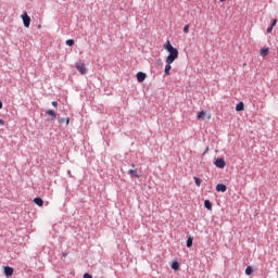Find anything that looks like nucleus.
Masks as SVG:
<instances>
[{
	"label": "nucleus",
	"mask_w": 278,
	"mask_h": 278,
	"mask_svg": "<svg viewBox=\"0 0 278 278\" xmlns=\"http://www.w3.org/2000/svg\"><path fill=\"white\" fill-rule=\"evenodd\" d=\"M52 106L58 108V101H52Z\"/></svg>",
	"instance_id": "obj_26"
},
{
	"label": "nucleus",
	"mask_w": 278,
	"mask_h": 278,
	"mask_svg": "<svg viewBox=\"0 0 278 278\" xmlns=\"http://www.w3.org/2000/svg\"><path fill=\"white\" fill-rule=\"evenodd\" d=\"M182 31L184 34H188V31H190V25L189 24L185 25L182 28Z\"/></svg>",
	"instance_id": "obj_21"
},
{
	"label": "nucleus",
	"mask_w": 278,
	"mask_h": 278,
	"mask_svg": "<svg viewBox=\"0 0 278 278\" xmlns=\"http://www.w3.org/2000/svg\"><path fill=\"white\" fill-rule=\"evenodd\" d=\"M198 121H205V112H199L197 115Z\"/></svg>",
	"instance_id": "obj_14"
},
{
	"label": "nucleus",
	"mask_w": 278,
	"mask_h": 278,
	"mask_svg": "<svg viewBox=\"0 0 278 278\" xmlns=\"http://www.w3.org/2000/svg\"><path fill=\"white\" fill-rule=\"evenodd\" d=\"M273 33V26L270 25V27L267 28V34H271Z\"/></svg>",
	"instance_id": "obj_23"
},
{
	"label": "nucleus",
	"mask_w": 278,
	"mask_h": 278,
	"mask_svg": "<svg viewBox=\"0 0 278 278\" xmlns=\"http://www.w3.org/2000/svg\"><path fill=\"white\" fill-rule=\"evenodd\" d=\"M33 201H34V203H35L36 205H38L39 207H42V205H45V201L41 200V198H35Z\"/></svg>",
	"instance_id": "obj_11"
},
{
	"label": "nucleus",
	"mask_w": 278,
	"mask_h": 278,
	"mask_svg": "<svg viewBox=\"0 0 278 278\" xmlns=\"http://www.w3.org/2000/svg\"><path fill=\"white\" fill-rule=\"evenodd\" d=\"M3 270H4L5 277H12V275H14V268L10 266H4Z\"/></svg>",
	"instance_id": "obj_6"
},
{
	"label": "nucleus",
	"mask_w": 278,
	"mask_h": 278,
	"mask_svg": "<svg viewBox=\"0 0 278 278\" xmlns=\"http://www.w3.org/2000/svg\"><path fill=\"white\" fill-rule=\"evenodd\" d=\"M3 109V102H0V110Z\"/></svg>",
	"instance_id": "obj_28"
},
{
	"label": "nucleus",
	"mask_w": 278,
	"mask_h": 278,
	"mask_svg": "<svg viewBox=\"0 0 278 278\" xmlns=\"http://www.w3.org/2000/svg\"><path fill=\"white\" fill-rule=\"evenodd\" d=\"M253 274V268L251 266H248L245 268V275H252Z\"/></svg>",
	"instance_id": "obj_20"
},
{
	"label": "nucleus",
	"mask_w": 278,
	"mask_h": 278,
	"mask_svg": "<svg viewBox=\"0 0 278 278\" xmlns=\"http://www.w3.org/2000/svg\"><path fill=\"white\" fill-rule=\"evenodd\" d=\"M128 175L131 177H135L136 179H139L140 177V172H138V168L136 169H129L128 170Z\"/></svg>",
	"instance_id": "obj_8"
},
{
	"label": "nucleus",
	"mask_w": 278,
	"mask_h": 278,
	"mask_svg": "<svg viewBox=\"0 0 278 278\" xmlns=\"http://www.w3.org/2000/svg\"><path fill=\"white\" fill-rule=\"evenodd\" d=\"M0 125H5V121L0 119Z\"/></svg>",
	"instance_id": "obj_27"
},
{
	"label": "nucleus",
	"mask_w": 278,
	"mask_h": 278,
	"mask_svg": "<svg viewBox=\"0 0 278 278\" xmlns=\"http://www.w3.org/2000/svg\"><path fill=\"white\" fill-rule=\"evenodd\" d=\"M204 207H206V210L212 211V202H210V200H205L204 201Z\"/></svg>",
	"instance_id": "obj_15"
},
{
	"label": "nucleus",
	"mask_w": 278,
	"mask_h": 278,
	"mask_svg": "<svg viewBox=\"0 0 278 278\" xmlns=\"http://www.w3.org/2000/svg\"><path fill=\"white\" fill-rule=\"evenodd\" d=\"M210 118H212V115L208 114V115H207V119L210 121Z\"/></svg>",
	"instance_id": "obj_29"
},
{
	"label": "nucleus",
	"mask_w": 278,
	"mask_h": 278,
	"mask_svg": "<svg viewBox=\"0 0 278 278\" xmlns=\"http://www.w3.org/2000/svg\"><path fill=\"white\" fill-rule=\"evenodd\" d=\"M144 79H147V74L139 72L137 73V81H139V84H142V81H144Z\"/></svg>",
	"instance_id": "obj_9"
},
{
	"label": "nucleus",
	"mask_w": 278,
	"mask_h": 278,
	"mask_svg": "<svg viewBox=\"0 0 278 278\" xmlns=\"http://www.w3.org/2000/svg\"><path fill=\"white\" fill-rule=\"evenodd\" d=\"M65 45H67V47H73V45H75V40L73 39H67Z\"/></svg>",
	"instance_id": "obj_19"
},
{
	"label": "nucleus",
	"mask_w": 278,
	"mask_h": 278,
	"mask_svg": "<svg viewBox=\"0 0 278 278\" xmlns=\"http://www.w3.org/2000/svg\"><path fill=\"white\" fill-rule=\"evenodd\" d=\"M84 278H92V276H91L90 274L86 273V274L84 275Z\"/></svg>",
	"instance_id": "obj_24"
},
{
	"label": "nucleus",
	"mask_w": 278,
	"mask_h": 278,
	"mask_svg": "<svg viewBox=\"0 0 278 278\" xmlns=\"http://www.w3.org/2000/svg\"><path fill=\"white\" fill-rule=\"evenodd\" d=\"M179 56H174V59H170V56H167L165 62H166V65H165V70H164V73H165V76H168L170 75V68H173V66H170V64H173V62H175V60H177Z\"/></svg>",
	"instance_id": "obj_2"
},
{
	"label": "nucleus",
	"mask_w": 278,
	"mask_h": 278,
	"mask_svg": "<svg viewBox=\"0 0 278 278\" xmlns=\"http://www.w3.org/2000/svg\"><path fill=\"white\" fill-rule=\"evenodd\" d=\"M172 268H173V270H179V263L178 262H174L172 264Z\"/></svg>",
	"instance_id": "obj_18"
},
{
	"label": "nucleus",
	"mask_w": 278,
	"mask_h": 278,
	"mask_svg": "<svg viewBox=\"0 0 278 278\" xmlns=\"http://www.w3.org/2000/svg\"><path fill=\"white\" fill-rule=\"evenodd\" d=\"M59 123H60V125H62V124H64V123H66V125H70V123H71V118H61L60 121H59Z\"/></svg>",
	"instance_id": "obj_16"
},
{
	"label": "nucleus",
	"mask_w": 278,
	"mask_h": 278,
	"mask_svg": "<svg viewBox=\"0 0 278 278\" xmlns=\"http://www.w3.org/2000/svg\"><path fill=\"white\" fill-rule=\"evenodd\" d=\"M236 112H244V102H239L236 105Z\"/></svg>",
	"instance_id": "obj_12"
},
{
	"label": "nucleus",
	"mask_w": 278,
	"mask_h": 278,
	"mask_svg": "<svg viewBox=\"0 0 278 278\" xmlns=\"http://www.w3.org/2000/svg\"><path fill=\"white\" fill-rule=\"evenodd\" d=\"M216 191L217 192H227V186H225L224 184H218L216 186Z\"/></svg>",
	"instance_id": "obj_10"
},
{
	"label": "nucleus",
	"mask_w": 278,
	"mask_h": 278,
	"mask_svg": "<svg viewBox=\"0 0 278 278\" xmlns=\"http://www.w3.org/2000/svg\"><path fill=\"white\" fill-rule=\"evenodd\" d=\"M76 70L78 71V73H80V75H86V73H88L86 64L84 63H76Z\"/></svg>",
	"instance_id": "obj_4"
},
{
	"label": "nucleus",
	"mask_w": 278,
	"mask_h": 278,
	"mask_svg": "<svg viewBox=\"0 0 278 278\" xmlns=\"http://www.w3.org/2000/svg\"><path fill=\"white\" fill-rule=\"evenodd\" d=\"M21 18L24 23V27L29 28V25H31V17H29V15L27 14V12H24L21 15Z\"/></svg>",
	"instance_id": "obj_3"
},
{
	"label": "nucleus",
	"mask_w": 278,
	"mask_h": 278,
	"mask_svg": "<svg viewBox=\"0 0 278 278\" xmlns=\"http://www.w3.org/2000/svg\"><path fill=\"white\" fill-rule=\"evenodd\" d=\"M66 255H68V254H67V253H64V254H63V257H66Z\"/></svg>",
	"instance_id": "obj_31"
},
{
	"label": "nucleus",
	"mask_w": 278,
	"mask_h": 278,
	"mask_svg": "<svg viewBox=\"0 0 278 278\" xmlns=\"http://www.w3.org/2000/svg\"><path fill=\"white\" fill-rule=\"evenodd\" d=\"M132 168H136V164H131Z\"/></svg>",
	"instance_id": "obj_30"
},
{
	"label": "nucleus",
	"mask_w": 278,
	"mask_h": 278,
	"mask_svg": "<svg viewBox=\"0 0 278 278\" xmlns=\"http://www.w3.org/2000/svg\"><path fill=\"white\" fill-rule=\"evenodd\" d=\"M269 49L268 48H262L261 49V55H262V58H266V55H268V53H269Z\"/></svg>",
	"instance_id": "obj_13"
},
{
	"label": "nucleus",
	"mask_w": 278,
	"mask_h": 278,
	"mask_svg": "<svg viewBox=\"0 0 278 278\" xmlns=\"http://www.w3.org/2000/svg\"><path fill=\"white\" fill-rule=\"evenodd\" d=\"M275 25H277V18H275L271 23V27H275Z\"/></svg>",
	"instance_id": "obj_25"
},
{
	"label": "nucleus",
	"mask_w": 278,
	"mask_h": 278,
	"mask_svg": "<svg viewBox=\"0 0 278 278\" xmlns=\"http://www.w3.org/2000/svg\"><path fill=\"white\" fill-rule=\"evenodd\" d=\"M215 166L217 168H225V166H227V163L225 162V159L219 157L215 161Z\"/></svg>",
	"instance_id": "obj_5"
},
{
	"label": "nucleus",
	"mask_w": 278,
	"mask_h": 278,
	"mask_svg": "<svg viewBox=\"0 0 278 278\" xmlns=\"http://www.w3.org/2000/svg\"><path fill=\"white\" fill-rule=\"evenodd\" d=\"M163 48L165 49V51H168V56L169 60H173L174 58H179V50H177V48L173 47V45L170 43L169 40H167Z\"/></svg>",
	"instance_id": "obj_1"
},
{
	"label": "nucleus",
	"mask_w": 278,
	"mask_h": 278,
	"mask_svg": "<svg viewBox=\"0 0 278 278\" xmlns=\"http://www.w3.org/2000/svg\"><path fill=\"white\" fill-rule=\"evenodd\" d=\"M192 247V237H189L187 240V248L190 249Z\"/></svg>",
	"instance_id": "obj_22"
},
{
	"label": "nucleus",
	"mask_w": 278,
	"mask_h": 278,
	"mask_svg": "<svg viewBox=\"0 0 278 278\" xmlns=\"http://www.w3.org/2000/svg\"><path fill=\"white\" fill-rule=\"evenodd\" d=\"M46 115L51 117V121H55L58 118V113L53 110H47Z\"/></svg>",
	"instance_id": "obj_7"
},
{
	"label": "nucleus",
	"mask_w": 278,
	"mask_h": 278,
	"mask_svg": "<svg viewBox=\"0 0 278 278\" xmlns=\"http://www.w3.org/2000/svg\"><path fill=\"white\" fill-rule=\"evenodd\" d=\"M222 3H224L225 0H219Z\"/></svg>",
	"instance_id": "obj_32"
},
{
	"label": "nucleus",
	"mask_w": 278,
	"mask_h": 278,
	"mask_svg": "<svg viewBox=\"0 0 278 278\" xmlns=\"http://www.w3.org/2000/svg\"><path fill=\"white\" fill-rule=\"evenodd\" d=\"M193 179L195 181V186H198V188H201L202 180L198 177H193Z\"/></svg>",
	"instance_id": "obj_17"
}]
</instances>
